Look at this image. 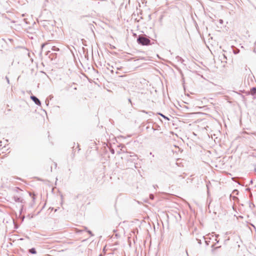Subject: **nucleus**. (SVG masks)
I'll return each instance as SVG.
<instances>
[{"mask_svg": "<svg viewBox=\"0 0 256 256\" xmlns=\"http://www.w3.org/2000/svg\"><path fill=\"white\" fill-rule=\"evenodd\" d=\"M137 42L142 46H150L154 44V42H151L150 36L145 34H141L138 36L136 39Z\"/></svg>", "mask_w": 256, "mask_h": 256, "instance_id": "1", "label": "nucleus"}, {"mask_svg": "<svg viewBox=\"0 0 256 256\" xmlns=\"http://www.w3.org/2000/svg\"><path fill=\"white\" fill-rule=\"evenodd\" d=\"M30 98L37 106H40L41 105L40 100L36 96L32 94L30 96Z\"/></svg>", "mask_w": 256, "mask_h": 256, "instance_id": "2", "label": "nucleus"}, {"mask_svg": "<svg viewBox=\"0 0 256 256\" xmlns=\"http://www.w3.org/2000/svg\"><path fill=\"white\" fill-rule=\"evenodd\" d=\"M13 199L16 202H20V203L24 202V200L20 196H14L13 197Z\"/></svg>", "mask_w": 256, "mask_h": 256, "instance_id": "3", "label": "nucleus"}, {"mask_svg": "<svg viewBox=\"0 0 256 256\" xmlns=\"http://www.w3.org/2000/svg\"><path fill=\"white\" fill-rule=\"evenodd\" d=\"M250 94L252 96H256V87H252L250 89Z\"/></svg>", "mask_w": 256, "mask_h": 256, "instance_id": "4", "label": "nucleus"}, {"mask_svg": "<svg viewBox=\"0 0 256 256\" xmlns=\"http://www.w3.org/2000/svg\"><path fill=\"white\" fill-rule=\"evenodd\" d=\"M28 252L31 254H36V250L35 248H32L28 250Z\"/></svg>", "mask_w": 256, "mask_h": 256, "instance_id": "5", "label": "nucleus"}, {"mask_svg": "<svg viewBox=\"0 0 256 256\" xmlns=\"http://www.w3.org/2000/svg\"><path fill=\"white\" fill-rule=\"evenodd\" d=\"M158 114L160 115V116H162L164 118V119H166V120H170V118H169L168 116H166L165 115L163 114H162V113H160V112H158Z\"/></svg>", "mask_w": 256, "mask_h": 256, "instance_id": "6", "label": "nucleus"}, {"mask_svg": "<svg viewBox=\"0 0 256 256\" xmlns=\"http://www.w3.org/2000/svg\"><path fill=\"white\" fill-rule=\"evenodd\" d=\"M46 43H43L41 44V50H40V54H42V49L44 48L46 46Z\"/></svg>", "mask_w": 256, "mask_h": 256, "instance_id": "7", "label": "nucleus"}, {"mask_svg": "<svg viewBox=\"0 0 256 256\" xmlns=\"http://www.w3.org/2000/svg\"><path fill=\"white\" fill-rule=\"evenodd\" d=\"M86 232L90 236H94L92 232L89 230H87Z\"/></svg>", "mask_w": 256, "mask_h": 256, "instance_id": "8", "label": "nucleus"}, {"mask_svg": "<svg viewBox=\"0 0 256 256\" xmlns=\"http://www.w3.org/2000/svg\"><path fill=\"white\" fill-rule=\"evenodd\" d=\"M14 190L18 192L19 191H22V190L20 188H19L18 187H16L14 188Z\"/></svg>", "mask_w": 256, "mask_h": 256, "instance_id": "9", "label": "nucleus"}, {"mask_svg": "<svg viewBox=\"0 0 256 256\" xmlns=\"http://www.w3.org/2000/svg\"><path fill=\"white\" fill-rule=\"evenodd\" d=\"M146 114H148L150 116H152L154 114V112L151 111L148 112H146Z\"/></svg>", "mask_w": 256, "mask_h": 256, "instance_id": "10", "label": "nucleus"}, {"mask_svg": "<svg viewBox=\"0 0 256 256\" xmlns=\"http://www.w3.org/2000/svg\"><path fill=\"white\" fill-rule=\"evenodd\" d=\"M84 230H78V229H77L76 232V233L80 234V233H81L82 232H84Z\"/></svg>", "mask_w": 256, "mask_h": 256, "instance_id": "11", "label": "nucleus"}, {"mask_svg": "<svg viewBox=\"0 0 256 256\" xmlns=\"http://www.w3.org/2000/svg\"><path fill=\"white\" fill-rule=\"evenodd\" d=\"M110 152L112 154H114V152H115V151H114V150L112 148H110Z\"/></svg>", "mask_w": 256, "mask_h": 256, "instance_id": "12", "label": "nucleus"}, {"mask_svg": "<svg viewBox=\"0 0 256 256\" xmlns=\"http://www.w3.org/2000/svg\"><path fill=\"white\" fill-rule=\"evenodd\" d=\"M196 240L198 241V244L200 245L202 244V241L196 238Z\"/></svg>", "mask_w": 256, "mask_h": 256, "instance_id": "13", "label": "nucleus"}, {"mask_svg": "<svg viewBox=\"0 0 256 256\" xmlns=\"http://www.w3.org/2000/svg\"><path fill=\"white\" fill-rule=\"evenodd\" d=\"M45 102H46V105L47 106H48V104H49V100H48V98H46V100Z\"/></svg>", "mask_w": 256, "mask_h": 256, "instance_id": "14", "label": "nucleus"}, {"mask_svg": "<svg viewBox=\"0 0 256 256\" xmlns=\"http://www.w3.org/2000/svg\"><path fill=\"white\" fill-rule=\"evenodd\" d=\"M6 80L7 82L9 84H10V80L8 76L5 77Z\"/></svg>", "mask_w": 256, "mask_h": 256, "instance_id": "15", "label": "nucleus"}, {"mask_svg": "<svg viewBox=\"0 0 256 256\" xmlns=\"http://www.w3.org/2000/svg\"><path fill=\"white\" fill-rule=\"evenodd\" d=\"M210 242V241L205 240V243H206V245H207V246H208Z\"/></svg>", "mask_w": 256, "mask_h": 256, "instance_id": "16", "label": "nucleus"}, {"mask_svg": "<svg viewBox=\"0 0 256 256\" xmlns=\"http://www.w3.org/2000/svg\"><path fill=\"white\" fill-rule=\"evenodd\" d=\"M219 22H220V24H223V22H224V21H223V20H222V19H220V20H219Z\"/></svg>", "mask_w": 256, "mask_h": 256, "instance_id": "17", "label": "nucleus"}, {"mask_svg": "<svg viewBox=\"0 0 256 256\" xmlns=\"http://www.w3.org/2000/svg\"><path fill=\"white\" fill-rule=\"evenodd\" d=\"M128 101L129 102H130L132 104V100H131V99L130 98H128Z\"/></svg>", "mask_w": 256, "mask_h": 256, "instance_id": "18", "label": "nucleus"}, {"mask_svg": "<svg viewBox=\"0 0 256 256\" xmlns=\"http://www.w3.org/2000/svg\"><path fill=\"white\" fill-rule=\"evenodd\" d=\"M154 195H153V194H150V198L153 199V198H154Z\"/></svg>", "mask_w": 256, "mask_h": 256, "instance_id": "19", "label": "nucleus"}, {"mask_svg": "<svg viewBox=\"0 0 256 256\" xmlns=\"http://www.w3.org/2000/svg\"><path fill=\"white\" fill-rule=\"evenodd\" d=\"M141 112L143 113H146V112H148L146 111L145 110H142Z\"/></svg>", "mask_w": 256, "mask_h": 256, "instance_id": "20", "label": "nucleus"}, {"mask_svg": "<svg viewBox=\"0 0 256 256\" xmlns=\"http://www.w3.org/2000/svg\"><path fill=\"white\" fill-rule=\"evenodd\" d=\"M235 192H236V194H238V190H234V192H233L234 193Z\"/></svg>", "mask_w": 256, "mask_h": 256, "instance_id": "21", "label": "nucleus"}, {"mask_svg": "<svg viewBox=\"0 0 256 256\" xmlns=\"http://www.w3.org/2000/svg\"><path fill=\"white\" fill-rule=\"evenodd\" d=\"M77 148H78V151H80V148H79V144H78Z\"/></svg>", "mask_w": 256, "mask_h": 256, "instance_id": "22", "label": "nucleus"}, {"mask_svg": "<svg viewBox=\"0 0 256 256\" xmlns=\"http://www.w3.org/2000/svg\"><path fill=\"white\" fill-rule=\"evenodd\" d=\"M251 226L254 228V229H256V226L254 225L253 224H251Z\"/></svg>", "mask_w": 256, "mask_h": 256, "instance_id": "23", "label": "nucleus"}, {"mask_svg": "<svg viewBox=\"0 0 256 256\" xmlns=\"http://www.w3.org/2000/svg\"><path fill=\"white\" fill-rule=\"evenodd\" d=\"M84 230H86V232L87 231V230H88L87 227H86V226L84 227Z\"/></svg>", "mask_w": 256, "mask_h": 256, "instance_id": "24", "label": "nucleus"}, {"mask_svg": "<svg viewBox=\"0 0 256 256\" xmlns=\"http://www.w3.org/2000/svg\"><path fill=\"white\" fill-rule=\"evenodd\" d=\"M207 188H208V194L209 195V190H208V186H207Z\"/></svg>", "mask_w": 256, "mask_h": 256, "instance_id": "25", "label": "nucleus"}, {"mask_svg": "<svg viewBox=\"0 0 256 256\" xmlns=\"http://www.w3.org/2000/svg\"><path fill=\"white\" fill-rule=\"evenodd\" d=\"M74 153L73 152H72V158H74Z\"/></svg>", "mask_w": 256, "mask_h": 256, "instance_id": "26", "label": "nucleus"}, {"mask_svg": "<svg viewBox=\"0 0 256 256\" xmlns=\"http://www.w3.org/2000/svg\"><path fill=\"white\" fill-rule=\"evenodd\" d=\"M180 176V178H184V176H182V175H180V176Z\"/></svg>", "mask_w": 256, "mask_h": 256, "instance_id": "27", "label": "nucleus"}, {"mask_svg": "<svg viewBox=\"0 0 256 256\" xmlns=\"http://www.w3.org/2000/svg\"><path fill=\"white\" fill-rule=\"evenodd\" d=\"M241 96L242 98L243 99H244V96L243 95H241Z\"/></svg>", "mask_w": 256, "mask_h": 256, "instance_id": "28", "label": "nucleus"}, {"mask_svg": "<svg viewBox=\"0 0 256 256\" xmlns=\"http://www.w3.org/2000/svg\"><path fill=\"white\" fill-rule=\"evenodd\" d=\"M178 58H180V60H182V61H184V60L182 59V58L179 57V56H178Z\"/></svg>", "mask_w": 256, "mask_h": 256, "instance_id": "29", "label": "nucleus"}, {"mask_svg": "<svg viewBox=\"0 0 256 256\" xmlns=\"http://www.w3.org/2000/svg\"><path fill=\"white\" fill-rule=\"evenodd\" d=\"M60 196H61V198L62 199V198H63V196L62 194H60Z\"/></svg>", "mask_w": 256, "mask_h": 256, "instance_id": "30", "label": "nucleus"}, {"mask_svg": "<svg viewBox=\"0 0 256 256\" xmlns=\"http://www.w3.org/2000/svg\"><path fill=\"white\" fill-rule=\"evenodd\" d=\"M234 54H236L238 53V52H236L235 51H234Z\"/></svg>", "mask_w": 256, "mask_h": 256, "instance_id": "31", "label": "nucleus"}, {"mask_svg": "<svg viewBox=\"0 0 256 256\" xmlns=\"http://www.w3.org/2000/svg\"><path fill=\"white\" fill-rule=\"evenodd\" d=\"M152 129L153 130H154H154H155V129L154 128V127H153V126L152 127Z\"/></svg>", "mask_w": 256, "mask_h": 256, "instance_id": "32", "label": "nucleus"}, {"mask_svg": "<svg viewBox=\"0 0 256 256\" xmlns=\"http://www.w3.org/2000/svg\"><path fill=\"white\" fill-rule=\"evenodd\" d=\"M250 184H252V180H250Z\"/></svg>", "mask_w": 256, "mask_h": 256, "instance_id": "33", "label": "nucleus"}, {"mask_svg": "<svg viewBox=\"0 0 256 256\" xmlns=\"http://www.w3.org/2000/svg\"><path fill=\"white\" fill-rule=\"evenodd\" d=\"M50 52V51L46 52V54H48V53Z\"/></svg>", "mask_w": 256, "mask_h": 256, "instance_id": "34", "label": "nucleus"}, {"mask_svg": "<svg viewBox=\"0 0 256 256\" xmlns=\"http://www.w3.org/2000/svg\"><path fill=\"white\" fill-rule=\"evenodd\" d=\"M74 90H76L77 88L76 87L74 88Z\"/></svg>", "mask_w": 256, "mask_h": 256, "instance_id": "35", "label": "nucleus"}, {"mask_svg": "<svg viewBox=\"0 0 256 256\" xmlns=\"http://www.w3.org/2000/svg\"><path fill=\"white\" fill-rule=\"evenodd\" d=\"M148 128H149V126H148L146 128V130H148Z\"/></svg>", "mask_w": 256, "mask_h": 256, "instance_id": "36", "label": "nucleus"}, {"mask_svg": "<svg viewBox=\"0 0 256 256\" xmlns=\"http://www.w3.org/2000/svg\"><path fill=\"white\" fill-rule=\"evenodd\" d=\"M254 170L255 172H256V168H254Z\"/></svg>", "mask_w": 256, "mask_h": 256, "instance_id": "37", "label": "nucleus"}, {"mask_svg": "<svg viewBox=\"0 0 256 256\" xmlns=\"http://www.w3.org/2000/svg\"><path fill=\"white\" fill-rule=\"evenodd\" d=\"M246 94H250V93L248 92H246Z\"/></svg>", "mask_w": 256, "mask_h": 256, "instance_id": "38", "label": "nucleus"}, {"mask_svg": "<svg viewBox=\"0 0 256 256\" xmlns=\"http://www.w3.org/2000/svg\"><path fill=\"white\" fill-rule=\"evenodd\" d=\"M17 179L22 180V179L20 178H17Z\"/></svg>", "mask_w": 256, "mask_h": 256, "instance_id": "39", "label": "nucleus"}, {"mask_svg": "<svg viewBox=\"0 0 256 256\" xmlns=\"http://www.w3.org/2000/svg\"><path fill=\"white\" fill-rule=\"evenodd\" d=\"M202 238H203L204 240L206 239V238H205V236H203V237H202Z\"/></svg>", "mask_w": 256, "mask_h": 256, "instance_id": "40", "label": "nucleus"}, {"mask_svg": "<svg viewBox=\"0 0 256 256\" xmlns=\"http://www.w3.org/2000/svg\"><path fill=\"white\" fill-rule=\"evenodd\" d=\"M50 170H51V172L52 171V166L50 168Z\"/></svg>", "mask_w": 256, "mask_h": 256, "instance_id": "41", "label": "nucleus"}, {"mask_svg": "<svg viewBox=\"0 0 256 256\" xmlns=\"http://www.w3.org/2000/svg\"><path fill=\"white\" fill-rule=\"evenodd\" d=\"M2 40L4 42H5V40L4 38H2Z\"/></svg>", "mask_w": 256, "mask_h": 256, "instance_id": "42", "label": "nucleus"}]
</instances>
